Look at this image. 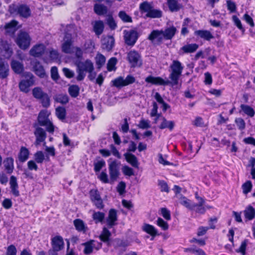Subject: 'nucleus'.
Returning a JSON list of instances; mask_svg holds the SVG:
<instances>
[{"label":"nucleus","instance_id":"5","mask_svg":"<svg viewBox=\"0 0 255 255\" xmlns=\"http://www.w3.org/2000/svg\"><path fill=\"white\" fill-rule=\"evenodd\" d=\"M49 115L50 113L47 110H42L39 113L37 120L40 126L46 127L47 131L53 133L54 131V128L48 118Z\"/></svg>","mask_w":255,"mask_h":255},{"label":"nucleus","instance_id":"50","mask_svg":"<svg viewBox=\"0 0 255 255\" xmlns=\"http://www.w3.org/2000/svg\"><path fill=\"white\" fill-rule=\"evenodd\" d=\"M158 186L159 187V188L161 192H165L166 193H168L169 192V188L168 187L167 183L165 181L158 180Z\"/></svg>","mask_w":255,"mask_h":255},{"label":"nucleus","instance_id":"34","mask_svg":"<svg viewBox=\"0 0 255 255\" xmlns=\"http://www.w3.org/2000/svg\"><path fill=\"white\" fill-rule=\"evenodd\" d=\"M244 214L246 219L251 221L255 218V209L251 205L248 206L244 211Z\"/></svg>","mask_w":255,"mask_h":255},{"label":"nucleus","instance_id":"21","mask_svg":"<svg viewBox=\"0 0 255 255\" xmlns=\"http://www.w3.org/2000/svg\"><path fill=\"white\" fill-rule=\"evenodd\" d=\"M62 45V51L65 53H71L73 52V49L71 48L72 41L71 35H66Z\"/></svg>","mask_w":255,"mask_h":255},{"label":"nucleus","instance_id":"37","mask_svg":"<svg viewBox=\"0 0 255 255\" xmlns=\"http://www.w3.org/2000/svg\"><path fill=\"white\" fill-rule=\"evenodd\" d=\"M92 218L96 224L103 223L105 218V214L100 211H93Z\"/></svg>","mask_w":255,"mask_h":255},{"label":"nucleus","instance_id":"43","mask_svg":"<svg viewBox=\"0 0 255 255\" xmlns=\"http://www.w3.org/2000/svg\"><path fill=\"white\" fill-rule=\"evenodd\" d=\"M80 88L76 85L70 86L68 88L70 95L73 98H76L79 94Z\"/></svg>","mask_w":255,"mask_h":255},{"label":"nucleus","instance_id":"63","mask_svg":"<svg viewBox=\"0 0 255 255\" xmlns=\"http://www.w3.org/2000/svg\"><path fill=\"white\" fill-rule=\"evenodd\" d=\"M186 250L196 255H205V252L202 249H196L192 248L186 249Z\"/></svg>","mask_w":255,"mask_h":255},{"label":"nucleus","instance_id":"16","mask_svg":"<svg viewBox=\"0 0 255 255\" xmlns=\"http://www.w3.org/2000/svg\"><path fill=\"white\" fill-rule=\"evenodd\" d=\"M118 220L117 211L115 209H110L108 216L106 219V223L109 228H111L117 225Z\"/></svg>","mask_w":255,"mask_h":255},{"label":"nucleus","instance_id":"31","mask_svg":"<svg viewBox=\"0 0 255 255\" xmlns=\"http://www.w3.org/2000/svg\"><path fill=\"white\" fill-rule=\"evenodd\" d=\"M127 161L134 167H138V163L136 157L133 154L127 152L124 154Z\"/></svg>","mask_w":255,"mask_h":255},{"label":"nucleus","instance_id":"22","mask_svg":"<svg viewBox=\"0 0 255 255\" xmlns=\"http://www.w3.org/2000/svg\"><path fill=\"white\" fill-rule=\"evenodd\" d=\"M4 170L7 174H11L14 170V159L11 157L5 158L3 161Z\"/></svg>","mask_w":255,"mask_h":255},{"label":"nucleus","instance_id":"57","mask_svg":"<svg viewBox=\"0 0 255 255\" xmlns=\"http://www.w3.org/2000/svg\"><path fill=\"white\" fill-rule=\"evenodd\" d=\"M85 246L84 253L86 255H90L93 252V248L89 241L83 244Z\"/></svg>","mask_w":255,"mask_h":255},{"label":"nucleus","instance_id":"12","mask_svg":"<svg viewBox=\"0 0 255 255\" xmlns=\"http://www.w3.org/2000/svg\"><path fill=\"white\" fill-rule=\"evenodd\" d=\"M123 33L126 44L129 46H133L138 37L137 32L133 29L125 30Z\"/></svg>","mask_w":255,"mask_h":255},{"label":"nucleus","instance_id":"11","mask_svg":"<svg viewBox=\"0 0 255 255\" xmlns=\"http://www.w3.org/2000/svg\"><path fill=\"white\" fill-rule=\"evenodd\" d=\"M135 81V78L131 75H128L126 79L122 76L118 77V78L112 80L111 83L112 86L118 88H120L122 87H124L129 84L133 83Z\"/></svg>","mask_w":255,"mask_h":255},{"label":"nucleus","instance_id":"1","mask_svg":"<svg viewBox=\"0 0 255 255\" xmlns=\"http://www.w3.org/2000/svg\"><path fill=\"white\" fill-rule=\"evenodd\" d=\"M177 32V29L174 26L165 27L164 29L153 30L148 36V39L154 45H159L163 40H171Z\"/></svg>","mask_w":255,"mask_h":255},{"label":"nucleus","instance_id":"30","mask_svg":"<svg viewBox=\"0 0 255 255\" xmlns=\"http://www.w3.org/2000/svg\"><path fill=\"white\" fill-rule=\"evenodd\" d=\"M115 40L113 36H109L103 41L102 48L107 51H110L114 45Z\"/></svg>","mask_w":255,"mask_h":255},{"label":"nucleus","instance_id":"54","mask_svg":"<svg viewBox=\"0 0 255 255\" xmlns=\"http://www.w3.org/2000/svg\"><path fill=\"white\" fill-rule=\"evenodd\" d=\"M107 23L110 28L112 30L115 29L117 27V23L113 16L111 15H108V17L107 18Z\"/></svg>","mask_w":255,"mask_h":255},{"label":"nucleus","instance_id":"9","mask_svg":"<svg viewBox=\"0 0 255 255\" xmlns=\"http://www.w3.org/2000/svg\"><path fill=\"white\" fill-rule=\"evenodd\" d=\"M32 95L34 98L40 101L43 107L47 108L50 106V98L47 93L43 91L41 87L34 88L32 90Z\"/></svg>","mask_w":255,"mask_h":255},{"label":"nucleus","instance_id":"62","mask_svg":"<svg viewBox=\"0 0 255 255\" xmlns=\"http://www.w3.org/2000/svg\"><path fill=\"white\" fill-rule=\"evenodd\" d=\"M51 77L53 80H57L59 79L58 69L56 66L52 67L51 68Z\"/></svg>","mask_w":255,"mask_h":255},{"label":"nucleus","instance_id":"7","mask_svg":"<svg viewBox=\"0 0 255 255\" xmlns=\"http://www.w3.org/2000/svg\"><path fill=\"white\" fill-rule=\"evenodd\" d=\"M9 12L11 14H18L20 17L27 18L31 15L29 7L25 4L12 5L9 6Z\"/></svg>","mask_w":255,"mask_h":255},{"label":"nucleus","instance_id":"19","mask_svg":"<svg viewBox=\"0 0 255 255\" xmlns=\"http://www.w3.org/2000/svg\"><path fill=\"white\" fill-rule=\"evenodd\" d=\"M18 24V22L16 20H12L9 22L6 23L4 26L6 33L10 35H13L17 29L21 27V25L17 27Z\"/></svg>","mask_w":255,"mask_h":255},{"label":"nucleus","instance_id":"53","mask_svg":"<svg viewBox=\"0 0 255 255\" xmlns=\"http://www.w3.org/2000/svg\"><path fill=\"white\" fill-rule=\"evenodd\" d=\"M157 225L164 231L167 230L169 228L168 223L164 221L162 218H158L156 221Z\"/></svg>","mask_w":255,"mask_h":255},{"label":"nucleus","instance_id":"64","mask_svg":"<svg viewBox=\"0 0 255 255\" xmlns=\"http://www.w3.org/2000/svg\"><path fill=\"white\" fill-rule=\"evenodd\" d=\"M17 250L15 247L11 245L7 247L6 255H16Z\"/></svg>","mask_w":255,"mask_h":255},{"label":"nucleus","instance_id":"32","mask_svg":"<svg viewBox=\"0 0 255 255\" xmlns=\"http://www.w3.org/2000/svg\"><path fill=\"white\" fill-rule=\"evenodd\" d=\"M162 119V122L159 126V128L161 129H163L166 128H168L170 131L172 130L175 124L173 121H167L164 117H160Z\"/></svg>","mask_w":255,"mask_h":255},{"label":"nucleus","instance_id":"47","mask_svg":"<svg viewBox=\"0 0 255 255\" xmlns=\"http://www.w3.org/2000/svg\"><path fill=\"white\" fill-rule=\"evenodd\" d=\"M55 100L62 104H65L68 102L69 98L66 94H59L55 98Z\"/></svg>","mask_w":255,"mask_h":255},{"label":"nucleus","instance_id":"23","mask_svg":"<svg viewBox=\"0 0 255 255\" xmlns=\"http://www.w3.org/2000/svg\"><path fill=\"white\" fill-rule=\"evenodd\" d=\"M9 185L11 189V192L15 197L19 196L18 190V185L17 181V178L15 176L12 175L10 177Z\"/></svg>","mask_w":255,"mask_h":255},{"label":"nucleus","instance_id":"44","mask_svg":"<svg viewBox=\"0 0 255 255\" xmlns=\"http://www.w3.org/2000/svg\"><path fill=\"white\" fill-rule=\"evenodd\" d=\"M118 16L124 22H132L131 17L128 15L125 11H120L119 12Z\"/></svg>","mask_w":255,"mask_h":255},{"label":"nucleus","instance_id":"36","mask_svg":"<svg viewBox=\"0 0 255 255\" xmlns=\"http://www.w3.org/2000/svg\"><path fill=\"white\" fill-rule=\"evenodd\" d=\"M241 111L248 117L253 118L255 115V110L250 106L241 104L240 106Z\"/></svg>","mask_w":255,"mask_h":255},{"label":"nucleus","instance_id":"52","mask_svg":"<svg viewBox=\"0 0 255 255\" xmlns=\"http://www.w3.org/2000/svg\"><path fill=\"white\" fill-rule=\"evenodd\" d=\"M252 188V183L251 181H247L242 185V189L243 193L247 194L249 193Z\"/></svg>","mask_w":255,"mask_h":255},{"label":"nucleus","instance_id":"8","mask_svg":"<svg viewBox=\"0 0 255 255\" xmlns=\"http://www.w3.org/2000/svg\"><path fill=\"white\" fill-rule=\"evenodd\" d=\"M24 79L19 83L20 90L25 93L29 92V88L34 84V76L30 72H25L23 74Z\"/></svg>","mask_w":255,"mask_h":255},{"label":"nucleus","instance_id":"51","mask_svg":"<svg viewBox=\"0 0 255 255\" xmlns=\"http://www.w3.org/2000/svg\"><path fill=\"white\" fill-rule=\"evenodd\" d=\"M106 165V162L103 159H101L94 163V171L99 172L101 169Z\"/></svg>","mask_w":255,"mask_h":255},{"label":"nucleus","instance_id":"2","mask_svg":"<svg viewBox=\"0 0 255 255\" xmlns=\"http://www.w3.org/2000/svg\"><path fill=\"white\" fill-rule=\"evenodd\" d=\"M183 68L184 67L180 61L175 60L172 61L170 66L171 72L169 75L171 86H174L178 84L179 79L182 74Z\"/></svg>","mask_w":255,"mask_h":255},{"label":"nucleus","instance_id":"42","mask_svg":"<svg viewBox=\"0 0 255 255\" xmlns=\"http://www.w3.org/2000/svg\"><path fill=\"white\" fill-rule=\"evenodd\" d=\"M29 154V152L27 148L21 147L18 156L19 161L22 162L25 161L28 158Z\"/></svg>","mask_w":255,"mask_h":255},{"label":"nucleus","instance_id":"24","mask_svg":"<svg viewBox=\"0 0 255 255\" xmlns=\"http://www.w3.org/2000/svg\"><path fill=\"white\" fill-rule=\"evenodd\" d=\"M93 9L94 12L98 15H106L108 12V7L103 3H95Z\"/></svg>","mask_w":255,"mask_h":255},{"label":"nucleus","instance_id":"59","mask_svg":"<svg viewBox=\"0 0 255 255\" xmlns=\"http://www.w3.org/2000/svg\"><path fill=\"white\" fill-rule=\"evenodd\" d=\"M227 9L231 12H234L236 11L237 6L235 2L230 0H227Z\"/></svg>","mask_w":255,"mask_h":255},{"label":"nucleus","instance_id":"60","mask_svg":"<svg viewBox=\"0 0 255 255\" xmlns=\"http://www.w3.org/2000/svg\"><path fill=\"white\" fill-rule=\"evenodd\" d=\"M235 123L240 130H243L245 128L246 123L242 118H238L235 120Z\"/></svg>","mask_w":255,"mask_h":255},{"label":"nucleus","instance_id":"35","mask_svg":"<svg viewBox=\"0 0 255 255\" xmlns=\"http://www.w3.org/2000/svg\"><path fill=\"white\" fill-rule=\"evenodd\" d=\"M74 225L76 229L78 232L85 233L87 230V227L83 220L80 219H75L74 222Z\"/></svg>","mask_w":255,"mask_h":255},{"label":"nucleus","instance_id":"45","mask_svg":"<svg viewBox=\"0 0 255 255\" xmlns=\"http://www.w3.org/2000/svg\"><path fill=\"white\" fill-rule=\"evenodd\" d=\"M56 115L58 118L61 120H63L65 119L66 116V110L63 107H58L56 109Z\"/></svg>","mask_w":255,"mask_h":255},{"label":"nucleus","instance_id":"26","mask_svg":"<svg viewBox=\"0 0 255 255\" xmlns=\"http://www.w3.org/2000/svg\"><path fill=\"white\" fill-rule=\"evenodd\" d=\"M194 35L204 40L210 41L214 38L210 31L207 30H198L194 32Z\"/></svg>","mask_w":255,"mask_h":255},{"label":"nucleus","instance_id":"29","mask_svg":"<svg viewBox=\"0 0 255 255\" xmlns=\"http://www.w3.org/2000/svg\"><path fill=\"white\" fill-rule=\"evenodd\" d=\"M9 66L3 59L0 58V77L5 78L8 75Z\"/></svg>","mask_w":255,"mask_h":255},{"label":"nucleus","instance_id":"48","mask_svg":"<svg viewBox=\"0 0 255 255\" xmlns=\"http://www.w3.org/2000/svg\"><path fill=\"white\" fill-rule=\"evenodd\" d=\"M117 63V59L116 57L110 58L107 63V69L109 71H112L116 69L115 65Z\"/></svg>","mask_w":255,"mask_h":255},{"label":"nucleus","instance_id":"46","mask_svg":"<svg viewBox=\"0 0 255 255\" xmlns=\"http://www.w3.org/2000/svg\"><path fill=\"white\" fill-rule=\"evenodd\" d=\"M232 20L234 23V24L243 33H244L245 31V29L243 27L241 21L240 19L237 17V16L234 15L232 16Z\"/></svg>","mask_w":255,"mask_h":255},{"label":"nucleus","instance_id":"55","mask_svg":"<svg viewBox=\"0 0 255 255\" xmlns=\"http://www.w3.org/2000/svg\"><path fill=\"white\" fill-rule=\"evenodd\" d=\"M90 199L92 202L99 199H101L99 191L97 190L92 189L90 191Z\"/></svg>","mask_w":255,"mask_h":255},{"label":"nucleus","instance_id":"25","mask_svg":"<svg viewBox=\"0 0 255 255\" xmlns=\"http://www.w3.org/2000/svg\"><path fill=\"white\" fill-rule=\"evenodd\" d=\"M198 47V45L196 43L187 44L182 46L180 49L179 53L180 54H183L184 53H193L196 51Z\"/></svg>","mask_w":255,"mask_h":255},{"label":"nucleus","instance_id":"4","mask_svg":"<svg viewBox=\"0 0 255 255\" xmlns=\"http://www.w3.org/2000/svg\"><path fill=\"white\" fill-rule=\"evenodd\" d=\"M139 8L141 13H146L145 16L151 18H160L162 12L159 9L153 8L152 4L147 2L143 1L139 4Z\"/></svg>","mask_w":255,"mask_h":255},{"label":"nucleus","instance_id":"49","mask_svg":"<svg viewBox=\"0 0 255 255\" xmlns=\"http://www.w3.org/2000/svg\"><path fill=\"white\" fill-rule=\"evenodd\" d=\"M34 160L37 163H42L44 159V155L42 151H38L34 154Z\"/></svg>","mask_w":255,"mask_h":255},{"label":"nucleus","instance_id":"27","mask_svg":"<svg viewBox=\"0 0 255 255\" xmlns=\"http://www.w3.org/2000/svg\"><path fill=\"white\" fill-rule=\"evenodd\" d=\"M142 229L152 237L151 240H153L154 237L158 235L157 230L153 226L150 224H144L142 227Z\"/></svg>","mask_w":255,"mask_h":255},{"label":"nucleus","instance_id":"38","mask_svg":"<svg viewBox=\"0 0 255 255\" xmlns=\"http://www.w3.org/2000/svg\"><path fill=\"white\" fill-rule=\"evenodd\" d=\"M94 31L97 35H101L104 29V22L102 20L96 21L93 25Z\"/></svg>","mask_w":255,"mask_h":255},{"label":"nucleus","instance_id":"33","mask_svg":"<svg viewBox=\"0 0 255 255\" xmlns=\"http://www.w3.org/2000/svg\"><path fill=\"white\" fill-rule=\"evenodd\" d=\"M169 10L171 12L179 11L182 7L177 0H167V2Z\"/></svg>","mask_w":255,"mask_h":255},{"label":"nucleus","instance_id":"18","mask_svg":"<svg viewBox=\"0 0 255 255\" xmlns=\"http://www.w3.org/2000/svg\"><path fill=\"white\" fill-rule=\"evenodd\" d=\"M45 49L46 47L43 44H36L30 50L29 53L32 56L39 57L44 53Z\"/></svg>","mask_w":255,"mask_h":255},{"label":"nucleus","instance_id":"15","mask_svg":"<svg viewBox=\"0 0 255 255\" xmlns=\"http://www.w3.org/2000/svg\"><path fill=\"white\" fill-rule=\"evenodd\" d=\"M145 81L147 83H151L155 85H171V82L169 80H165L160 77L149 76L145 78Z\"/></svg>","mask_w":255,"mask_h":255},{"label":"nucleus","instance_id":"28","mask_svg":"<svg viewBox=\"0 0 255 255\" xmlns=\"http://www.w3.org/2000/svg\"><path fill=\"white\" fill-rule=\"evenodd\" d=\"M111 235V233L109 230L107 228L104 227L99 236V239L102 242L107 244L108 246H110V241Z\"/></svg>","mask_w":255,"mask_h":255},{"label":"nucleus","instance_id":"56","mask_svg":"<svg viewBox=\"0 0 255 255\" xmlns=\"http://www.w3.org/2000/svg\"><path fill=\"white\" fill-rule=\"evenodd\" d=\"M180 203L189 209H192V204L190 201L185 197H182L180 200Z\"/></svg>","mask_w":255,"mask_h":255},{"label":"nucleus","instance_id":"40","mask_svg":"<svg viewBox=\"0 0 255 255\" xmlns=\"http://www.w3.org/2000/svg\"><path fill=\"white\" fill-rule=\"evenodd\" d=\"M12 69L17 74L21 73L23 70V65L19 62L13 60L11 63Z\"/></svg>","mask_w":255,"mask_h":255},{"label":"nucleus","instance_id":"14","mask_svg":"<svg viewBox=\"0 0 255 255\" xmlns=\"http://www.w3.org/2000/svg\"><path fill=\"white\" fill-rule=\"evenodd\" d=\"M51 245L53 250L50 253L55 254L62 250L64 246L63 238L60 236H55L51 240Z\"/></svg>","mask_w":255,"mask_h":255},{"label":"nucleus","instance_id":"17","mask_svg":"<svg viewBox=\"0 0 255 255\" xmlns=\"http://www.w3.org/2000/svg\"><path fill=\"white\" fill-rule=\"evenodd\" d=\"M34 134L36 137L35 143L36 144H39L45 140L46 133L42 128L36 127Z\"/></svg>","mask_w":255,"mask_h":255},{"label":"nucleus","instance_id":"20","mask_svg":"<svg viewBox=\"0 0 255 255\" xmlns=\"http://www.w3.org/2000/svg\"><path fill=\"white\" fill-rule=\"evenodd\" d=\"M33 71L35 74L40 78H43L45 75V71L43 66L40 63L37 61H33L32 62Z\"/></svg>","mask_w":255,"mask_h":255},{"label":"nucleus","instance_id":"58","mask_svg":"<svg viewBox=\"0 0 255 255\" xmlns=\"http://www.w3.org/2000/svg\"><path fill=\"white\" fill-rule=\"evenodd\" d=\"M242 19L249 24L251 27H254L255 26V23L253 19L247 13H245L243 15Z\"/></svg>","mask_w":255,"mask_h":255},{"label":"nucleus","instance_id":"3","mask_svg":"<svg viewBox=\"0 0 255 255\" xmlns=\"http://www.w3.org/2000/svg\"><path fill=\"white\" fill-rule=\"evenodd\" d=\"M78 75L76 77L77 81L84 80L86 76L85 72H91L94 71L93 63L90 60L87 59L84 62L79 61L76 63Z\"/></svg>","mask_w":255,"mask_h":255},{"label":"nucleus","instance_id":"61","mask_svg":"<svg viewBox=\"0 0 255 255\" xmlns=\"http://www.w3.org/2000/svg\"><path fill=\"white\" fill-rule=\"evenodd\" d=\"M122 171L125 175L131 176L134 174L133 170L132 168L125 165L122 168Z\"/></svg>","mask_w":255,"mask_h":255},{"label":"nucleus","instance_id":"39","mask_svg":"<svg viewBox=\"0 0 255 255\" xmlns=\"http://www.w3.org/2000/svg\"><path fill=\"white\" fill-rule=\"evenodd\" d=\"M204 203V200L203 198L200 199V202L198 204H192V209L194 210L197 213L200 214H204L206 210L205 208L203 206Z\"/></svg>","mask_w":255,"mask_h":255},{"label":"nucleus","instance_id":"41","mask_svg":"<svg viewBox=\"0 0 255 255\" xmlns=\"http://www.w3.org/2000/svg\"><path fill=\"white\" fill-rule=\"evenodd\" d=\"M95 61L97 68L100 69L105 64L106 57L103 54L98 53L95 57Z\"/></svg>","mask_w":255,"mask_h":255},{"label":"nucleus","instance_id":"6","mask_svg":"<svg viewBox=\"0 0 255 255\" xmlns=\"http://www.w3.org/2000/svg\"><path fill=\"white\" fill-rule=\"evenodd\" d=\"M31 40L28 33L21 30L17 34L15 42L20 49L25 50L30 46Z\"/></svg>","mask_w":255,"mask_h":255},{"label":"nucleus","instance_id":"10","mask_svg":"<svg viewBox=\"0 0 255 255\" xmlns=\"http://www.w3.org/2000/svg\"><path fill=\"white\" fill-rule=\"evenodd\" d=\"M127 60L131 67H139L142 64L141 55L135 50H130L127 53Z\"/></svg>","mask_w":255,"mask_h":255},{"label":"nucleus","instance_id":"13","mask_svg":"<svg viewBox=\"0 0 255 255\" xmlns=\"http://www.w3.org/2000/svg\"><path fill=\"white\" fill-rule=\"evenodd\" d=\"M109 170L111 182L116 181L120 175L119 165L116 160H114L109 164Z\"/></svg>","mask_w":255,"mask_h":255}]
</instances>
